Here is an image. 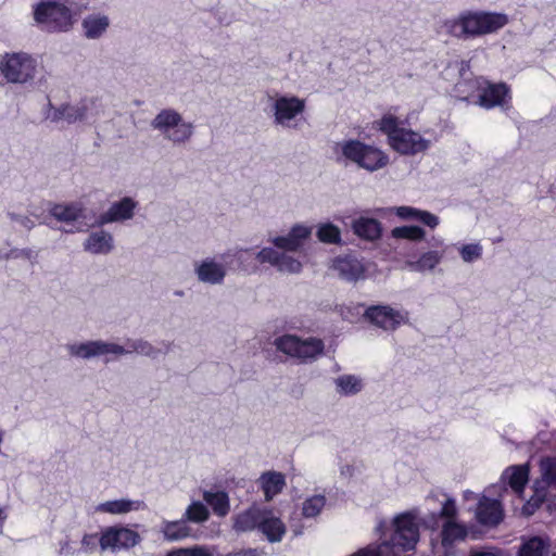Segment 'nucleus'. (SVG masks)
<instances>
[{
    "mask_svg": "<svg viewBox=\"0 0 556 556\" xmlns=\"http://www.w3.org/2000/svg\"><path fill=\"white\" fill-rule=\"evenodd\" d=\"M507 24L506 14L486 11H465L457 18L445 22L447 31L458 38L492 34Z\"/></svg>",
    "mask_w": 556,
    "mask_h": 556,
    "instance_id": "f257e3e1",
    "label": "nucleus"
},
{
    "mask_svg": "<svg viewBox=\"0 0 556 556\" xmlns=\"http://www.w3.org/2000/svg\"><path fill=\"white\" fill-rule=\"evenodd\" d=\"M340 148L345 160L369 172L378 170L389 162V156L381 149L357 139L345 140Z\"/></svg>",
    "mask_w": 556,
    "mask_h": 556,
    "instance_id": "f03ea898",
    "label": "nucleus"
},
{
    "mask_svg": "<svg viewBox=\"0 0 556 556\" xmlns=\"http://www.w3.org/2000/svg\"><path fill=\"white\" fill-rule=\"evenodd\" d=\"M276 349L301 363L316 359L324 353L325 343L316 337L302 339L296 334L286 333L274 340Z\"/></svg>",
    "mask_w": 556,
    "mask_h": 556,
    "instance_id": "7ed1b4c3",
    "label": "nucleus"
},
{
    "mask_svg": "<svg viewBox=\"0 0 556 556\" xmlns=\"http://www.w3.org/2000/svg\"><path fill=\"white\" fill-rule=\"evenodd\" d=\"M34 17L41 29L49 33L66 31L73 24L71 10L58 1L48 0L38 3Z\"/></svg>",
    "mask_w": 556,
    "mask_h": 556,
    "instance_id": "20e7f679",
    "label": "nucleus"
},
{
    "mask_svg": "<svg viewBox=\"0 0 556 556\" xmlns=\"http://www.w3.org/2000/svg\"><path fill=\"white\" fill-rule=\"evenodd\" d=\"M0 73L7 83L25 84L35 77L36 62L25 52L5 53L0 60Z\"/></svg>",
    "mask_w": 556,
    "mask_h": 556,
    "instance_id": "39448f33",
    "label": "nucleus"
},
{
    "mask_svg": "<svg viewBox=\"0 0 556 556\" xmlns=\"http://www.w3.org/2000/svg\"><path fill=\"white\" fill-rule=\"evenodd\" d=\"M477 90L479 93L476 104L484 110L505 108L511 102V89L504 81L493 83L484 79Z\"/></svg>",
    "mask_w": 556,
    "mask_h": 556,
    "instance_id": "423d86ee",
    "label": "nucleus"
},
{
    "mask_svg": "<svg viewBox=\"0 0 556 556\" xmlns=\"http://www.w3.org/2000/svg\"><path fill=\"white\" fill-rule=\"evenodd\" d=\"M392 544L404 552L415 548L419 541V526L416 517L410 513H403L394 519V532L391 536Z\"/></svg>",
    "mask_w": 556,
    "mask_h": 556,
    "instance_id": "0eeeda50",
    "label": "nucleus"
},
{
    "mask_svg": "<svg viewBox=\"0 0 556 556\" xmlns=\"http://www.w3.org/2000/svg\"><path fill=\"white\" fill-rule=\"evenodd\" d=\"M140 541L139 534L124 527H108L99 538V545L102 551L130 548Z\"/></svg>",
    "mask_w": 556,
    "mask_h": 556,
    "instance_id": "6e6552de",
    "label": "nucleus"
},
{
    "mask_svg": "<svg viewBox=\"0 0 556 556\" xmlns=\"http://www.w3.org/2000/svg\"><path fill=\"white\" fill-rule=\"evenodd\" d=\"M364 317L383 330H395L405 323L404 315L389 305H371L366 308Z\"/></svg>",
    "mask_w": 556,
    "mask_h": 556,
    "instance_id": "1a4fd4ad",
    "label": "nucleus"
},
{
    "mask_svg": "<svg viewBox=\"0 0 556 556\" xmlns=\"http://www.w3.org/2000/svg\"><path fill=\"white\" fill-rule=\"evenodd\" d=\"M390 147L403 155H415L429 148L430 142L422 138L417 131L402 128L395 137L389 141Z\"/></svg>",
    "mask_w": 556,
    "mask_h": 556,
    "instance_id": "9d476101",
    "label": "nucleus"
},
{
    "mask_svg": "<svg viewBox=\"0 0 556 556\" xmlns=\"http://www.w3.org/2000/svg\"><path fill=\"white\" fill-rule=\"evenodd\" d=\"M256 260L262 264L268 263L277 267L279 271L298 274L302 270V263L299 260L280 253L273 248H263L256 254Z\"/></svg>",
    "mask_w": 556,
    "mask_h": 556,
    "instance_id": "9b49d317",
    "label": "nucleus"
},
{
    "mask_svg": "<svg viewBox=\"0 0 556 556\" xmlns=\"http://www.w3.org/2000/svg\"><path fill=\"white\" fill-rule=\"evenodd\" d=\"M477 521L486 527H496L504 519V509L498 500L482 496L476 509Z\"/></svg>",
    "mask_w": 556,
    "mask_h": 556,
    "instance_id": "f8f14e48",
    "label": "nucleus"
},
{
    "mask_svg": "<svg viewBox=\"0 0 556 556\" xmlns=\"http://www.w3.org/2000/svg\"><path fill=\"white\" fill-rule=\"evenodd\" d=\"M71 354L77 357L89 358L92 356L104 355L109 353L125 354V348L115 343L102 341H89L86 343L70 345Z\"/></svg>",
    "mask_w": 556,
    "mask_h": 556,
    "instance_id": "ddd939ff",
    "label": "nucleus"
},
{
    "mask_svg": "<svg viewBox=\"0 0 556 556\" xmlns=\"http://www.w3.org/2000/svg\"><path fill=\"white\" fill-rule=\"evenodd\" d=\"M274 109L275 122L280 125H286L287 122L304 112L305 101L295 96H282L275 101Z\"/></svg>",
    "mask_w": 556,
    "mask_h": 556,
    "instance_id": "4468645a",
    "label": "nucleus"
},
{
    "mask_svg": "<svg viewBox=\"0 0 556 556\" xmlns=\"http://www.w3.org/2000/svg\"><path fill=\"white\" fill-rule=\"evenodd\" d=\"M333 268L339 273V276L351 282H355L365 277V266L354 255L346 254L339 256L333 261Z\"/></svg>",
    "mask_w": 556,
    "mask_h": 556,
    "instance_id": "2eb2a0df",
    "label": "nucleus"
},
{
    "mask_svg": "<svg viewBox=\"0 0 556 556\" xmlns=\"http://www.w3.org/2000/svg\"><path fill=\"white\" fill-rule=\"evenodd\" d=\"M467 536V527L456 520H444L441 526L440 539L445 552L453 549L457 543L465 541Z\"/></svg>",
    "mask_w": 556,
    "mask_h": 556,
    "instance_id": "dca6fc26",
    "label": "nucleus"
},
{
    "mask_svg": "<svg viewBox=\"0 0 556 556\" xmlns=\"http://www.w3.org/2000/svg\"><path fill=\"white\" fill-rule=\"evenodd\" d=\"M309 236L311 228L302 225H295L287 236L275 237L271 242L278 249L292 252L299 250Z\"/></svg>",
    "mask_w": 556,
    "mask_h": 556,
    "instance_id": "f3484780",
    "label": "nucleus"
},
{
    "mask_svg": "<svg viewBox=\"0 0 556 556\" xmlns=\"http://www.w3.org/2000/svg\"><path fill=\"white\" fill-rule=\"evenodd\" d=\"M136 202L130 198H123L121 201L115 202L112 206L99 217L101 225L129 219L134 215Z\"/></svg>",
    "mask_w": 556,
    "mask_h": 556,
    "instance_id": "a211bd4d",
    "label": "nucleus"
},
{
    "mask_svg": "<svg viewBox=\"0 0 556 556\" xmlns=\"http://www.w3.org/2000/svg\"><path fill=\"white\" fill-rule=\"evenodd\" d=\"M258 530L271 543L280 542L286 533L285 523L273 516L270 510L264 509Z\"/></svg>",
    "mask_w": 556,
    "mask_h": 556,
    "instance_id": "6ab92c4d",
    "label": "nucleus"
},
{
    "mask_svg": "<svg viewBox=\"0 0 556 556\" xmlns=\"http://www.w3.org/2000/svg\"><path fill=\"white\" fill-rule=\"evenodd\" d=\"M354 233L367 241L378 240L382 235L381 223L376 218L359 217L352 225Z\"/></svg>",
    "mask_w": 556,
    "mask_h": 556,
    "instance_id": "aec40b11",
    "label": "nucleus"
},
{
    "mask_svg": "<svg viewBox=\"0 0 556 556\" xmlns=\"http://www.w3.org/2000/svg\"><path fill=\"white\" fill-rule=\"evenodd\" d=\"M195 273L200 281L211 285L220 283L226 276L224 266L213 260L203 261L197 267Z\"/></svg>",
    "mask_w": 556,
    "mask_h": 556,
    "instance_id": "412c9836",
    "label": "nucleus"
},
{
    "mask_svg": "<svg viewBox=\"0 0 556 556\" xmlns=\"http://www.w3.org/2000/svg\"><path fill=\"white\" fill-rule=\"evenodd\" d=\"M264 509L251 507L233 518V529L237 532H250L260 528Z\"/></svg>",
    "mask_w": 556,
    "mask_h": 556,
    "instance_id": "4be33fe9",
    "label": "nucleus"
},
{
    "mask_svg": "<svg viewBox=\"0 0 556 556\" xmlns=\"http://www.w3.org/2000/svg\"><path fill=\"white\" fill-rule=\"evenodd\" d=\"M261 488L267 501L279 494L286 485L285 476L277 471L264 472L261 478Z\"/></svg>",
    "mask_w": 556,
    "mask_h": 556,
    "instance_id": "5701e85b",
    "label": "nucleus"
},
{
    "mask_svg": "<svg viewBox=\"0 0 556 556\" xmlns=\"http://www.w3.org/2000/svg\"><path fill=\"white\" fill-rule=\"evenodd\" d=\"M85 249L93 254H106L113 249V237L103 230L91 232Z\"/></svg>",
    "mask_w": 556,
    "mask_h": 556,
    "instance_id": "b1692460",
    "label": "nucleus"
},
{
    "mask_svg": "<svg viewBox=\"0 0 556 556\" xmlns=\"http://www.w3.org/2000/svg\"><path fill=\"white\" fill-rule=\"evenodd\" d=\"M443 258V252L438 250H431L422 253L417 260L406 261V266L412 271L424 273L427 270H432L441 263Z\"/></svg>",
    "mask_w": 556,
    "mask_h": 556,
    "instance_id": "393cba45",
    "label": "nucleus"
},
{
    "mask_svg": "<svg viewBox=\"0 0 556 556\" xmlns=\"http://www.w3.org/2000/svg\"><path fill=\"white\" fill-rule=\"evenodd\" d=\"M548 552V540L534 535L522 541L517 552V556H547Z\"/></svg>",
    "mask_w": 556,
    "mask_h": 556,
    "instance_id": "a878e982",
    "label": "nucleus"
},
{
    "mask_svg": "<svg viewBox=\"0 0 556 556\" xmlns=\"http://www.w3.org/2000/svg\"><path fill=\"white\" fill-rule=\"evenodd\" d=\"M508 485L516 493L521 495L529 481V467L527 465L511 466L505 470Z\"/></svg>",
    "mask_w": 556,
    "mask_h": 556,
    "instance_id": "bb28decb",
    "label": "nucleus"
},
{
    "mask_svg": "<svg viewBox=\"0 0 556 556\" xmlns=\"http://www.w3.org/2000/svg\"><path fill=\"white\" fill-rule=\"evenodd\" d=\"M164 539L174 542L180 541L190 535L191 529L184 519L176 521H164L162 526Z\"/></svg>",
    "mask_w": 556,
    "mask_h": 556,
    "instance_id": "cd10ccee",
    "label": "nucleus"
},
{
    "mask_svg": "<svg viewBox=\"0 0 556 556\" xmlns=\"http://www.w3.org/2000/svg\"><path fill=\"white\" fill-rule=\"evenodd\" d=\"M204 501L212 507L213 513L219 517H225L230 510L228 494L224 491L211 492L203 494Z\"/></svg>",
    "mask_w": 556,
    "mask_h": 556,
    "instance_id": "c85d7f7f",
    "label": "nucleus"
},
{
    "mask_svg": "<svg viewBox=\"0 0 556 556\" xmlns=\"http://www.w3.org/2000/svg\"><path fill=\"white\" fill-rule=\"evenodd\" d=\"M401 124L402 122L397 116L391 113H386L381 116V118L372 123V128L386 135L389 142L391 141V138L395 137L396 134L403 128L401 127Z\"/></svg>",
    "mask_w": 556,
    "mask_h": 556,
    "instance_id": "c756f323",
    "label": "nucleus"
},
{
    "mask_svg": "<svg viewBox=\"0 0 556 556\" xmlns=\"http://www.w3.org/2000/svg\"><path fill=\"white\" fill-rule=\"evenodd\" d=\"M50 214L60 222H75L83 215V208L76 203L71 204H53Z\"/></svg>",
    "mask_w": 556,
    "mask_h": 556,
    "instance_id": "7c9ffc66",
    "label": "nucleus"
},
{
    "mask_svg": "<svg viewBox=\"0 0 556 556\" xmlns=\"http://www.w3.org/2000/svg\"><path fill=\"white\" fill-rule=\"evenodd\" d=\"M109 18L104 15H89L83 21L87 38H99L109 27Z\"/></svg>",
    "mask_w": 556,
    "mask_h": 556,
    "instance_id": "2f4dec72",
    "label": "nucleus"
},
{
    "mask_svg": "<svg viewBox=\"0 0 556 556\" xmlns=\"http://www.w3.org/2000/svg\"><path fill=\"white\" fill-rule=\"evenodd\" d=\"M87 114V106L64 104L53 112L52 121L66 119L68 123L81 121Z\"/></svg>",
    "mask_w": 556,
    "mask_h": 556,
    "instance_id": "473e14b6",
    "label": "nucleus"
},
{
    "mask_svg": "<svg viewBox=\"0 0 556 556\" xmlns=\"http://www.w3.org/2000/svg\"><path fill=\"white\" fill-rule=\"evenodd\" d=\"M179 122H181V116L176 111L163 110L155 116L152 122V126L165 135L174 126H177Z\"/></svg>",
    "mask_w": 556,
    "mask_h": 556,
    "instance_id": "72a5a7b5",
    "label": "nucleus"
},
{
    "mask_svg": "<svg viewBox=\"0 0 556 556\" xmlns=\"http://www.w3.org/2000/svg\"><path fill=\"white\" fill-rule=\"evenodd\" d=\"M391 236L395 239H406L410 241H421L426 237V231L420 226H399L391 230Z\"/></svg>",
    "mask_w": 556,
    "mask_h": 556,
    "instance_id": "f704fd0d",
    "label": "nucleus"
},
{
    "mask_svg": "<svg viewBox=\"0 0 556 556\" xmlns=\"http://www.w3.org/2000/svg\"><path fill=\"white\" fill-rule=\"evenodd\" d=\"M134 502L129 500H114L101 503L97 506V511L112 515L126 514L134 509Z\"/></svg>",
    "mask_w": 556,
    "mask_h": 556,
    "instance_id": "c9c22d12",
    "label": "nucleus"
},
{
    "mask_svg": "<svg viewBox=\"0 0 556 556\" xmlns=\"http://www.w3.org/2000/svg\"><path fill=\"white\" fill-rule=\"evenodd\" d=\"M186 521L201 523L210 518V511L202 502H192L184 515Z\"/></svg>",
    "mask_w": 556,
    "mask_h": 556,
    "instance_id": "e433bc0d",
    "label": "nucleus"
},
{
    "mask_svg": "<svg viewBox=\"0 0 556 556\" xmlns=\"http://www.w3.org/2000/svg\"><path fill=\"white\" fill-rule=\"evenodd\" d=\"M542 480L548 485L556 488V457L546 456L540 462Z\"/></svg>",
    "mask_w": 556,
    "mask_h": 556,
    "instance_id": "4c0bfd02",
    "label": "nucleus"
},
{
    "mask_svg": "<svg viewBox=\"0 0 556 556\" xmlns=\"http://www.w3.org/2000/svg\"><path fill=\"white\" fill-rule=\"evenodd\" d=\"M317 238L324 243L338 244L341 242V232L339 227L327 223L318 228Z\"/></svg>",
    "mask_w": 556,
    "mask_h": 556,
    "instance_id": "58836bf2",
    "label": "nucleus"
},
{
    "mask_svg": "<svg viewBox=\"0 0 556 556\" xmlns=\"http://www.w3.org/2000/svg\"><path fill=\"white\" fill-rule=\"evenodd\" d=\"M339 391L345 395L356 394L362 390V381L353 375H343L337 379Z\"/></svg>",
    "mask_w": 556,
    "mask_h": 556,
    "instance_id": "ea45409f",
    "label": "nucleus"
},
{
    "mask_svg": "<svg viewBox=\"0 0 556 556\" xmlns=\"http://www.w3.org/2000/svg\"><path fill=\"white\" fill-rule=\"evenodd\" d=\"M326 504L324 495H314L303 503L302 514L306 518L316 517Z\"/></svg>",
    "mask_w": 556,
    "mask_h": 556,
    "instance_id": "a19ab883",
    "label": "nucleus"
},
{
    "mask_svg": "<svg viewBox=\"0 0 556 556\" xmlns=\"http://www.w3.org/2000/svg\"><path fill=\"white\" fill-rule=\"evenodd\" d=\"M191 135L192 126L182 122H179L177 126H174L167 134H165L166 138L173 142H184L188 140Z\"/></svg>",
    "mask_w": 556,
    "mask_h": 556,
    "instance_id": "79ce46f5",
    "label": "nucleus"
},
{
    "mask_svg": "<svg viewBox=\"0 0 556 556\" xmlns=\"http://www.w3.org/2000/svg\"><path fill=\"white\" fill-rule=\"evenodd\" d=\"M127 346L129 350L125 349V353L137 352L147 356H153L155 353V349L149 342L143 340L129 341L127 342Z\"/></svg>",
    "mask_w": 556,
    "mask_h": 556,
    "instance_id": "37998d69",
    "label": "nucleus"
},
{
    "mask_svg": "<svg viewBox=\"0 0 556 556\" xmlns=\"http://www.w3.org/2000/svg\"><path fill=\"white\" fill-rule=\"evenodd\" d=\"M482 255V248L478 243L465 244L460 249V256L465 262H473Z\"/></svg>",
    "mask_w": 556,
    "mask_h": 556,
    "instance_id": "c03bdc74",
    "label": "nucleus"
},
{
    "mask_svg": "<svg viewBox=\"0 0 556 556\" xmlns=\"http://www.w3.org/2000/svg\"><path fill=\"white\" fill-rule=\"evenodd\" d=\"M457 507L454 498H447L439 513L440 518L445 520H456Z\"/></svg>",
    "mask_w": 556,
    "mask_h": 556,
    "instance_id": "a18cd8bd",
    "label": "nucleus"
},
{
    "mask_svg": "<svg viewBox=\"0 0 556 556\" xmlns=\"http://www.w3.org/2000/svg\"><path fill=\"white\" fill-rule=\"evenodd\" d=\"M416 220H419L420 223L432 229L439 225L438 216L428 211L418 210Z\"/></svg>",
    "mask_w": 556,
    "mask_h": 556,
    "instance_id": "49530a36",
    "label": "nucleus"
},
{
    "mask_svg": "<svg viewBox=\"0 0 556 556\" xmlns=\"http://www.w3.org/2000/svg\"><path fill=\"white\" fill-rule=\"evenodd\" d=\"M98 542L97 533H86L81 539V546L86 552H93L97 548Z\"/></svg>",
    "mask_w": 556,
    "mask_h": 556,
    "instance_id": "de8ad7c7",
    "label": "nucleus"
},
{
    "mask_svg": "<svg viewBox=\"0 0 556 556\" xmlns=\"http://www.w3.org/2000/svg\"><path fill=\"white\" fill-rule=\"evenodd\" d=\"M543 500L541 497H531L523 506L522 514L526 516H531L535 513V510L542 505Z\"/></svg>",
    "mask_w": 556,
    "mask_h": 556,
    "instance_id": "09e8293b",
    "label": "nucleus"
},
{
    "mask_svg": "<svg viewBox=\"0 0 556 556\" xmlns=\"http://www.w3.org/2000/svg\"><path fill=\"white\" fill-rule=\"evenodd\" d=\"M418 208L412 206H399L396 207V215L401 219H416Z\"/></svg>",
    "mask_w": 556,
    "mask_h": 556,
    "instance_id": "8fccbe9b",
    "label": "nucleus"
},
{
    "mask_svg": "<svg viewBox=\"0 0 556 556\" xmlns=\"http://www.w3.org/2000/svg\"><path fill=\"white\" fill-rule=\"evenodd\" d=\"M197 548H177L170 551L166 554V556H195Z\"/></svg>",
    "mask_w": 556,
    "mask_h": 556,
    "instance_id": "3c124183",
    "label": "nucleus"
},
{
    "mask_svg": "<svg viewBox=\"0 0 556 556\" xmlns=\"http://www.w3.org/2000/svg\"><path fill=\"white\" fill-rule=\"evenodd\" d=\"M352 556H381V553L378 548L368 546V547L359 549Z\"/></svg>",
    "mask_w": 556,
    "mask_h": 556,
    "instance_id": "603ef678",
    "label": "nucleus"
},
{
    "mask_svg": "<svg viewBox=\"0 0 556 556\" xmlns=\"http://www.w3.org/2000/svg\"><path fill=\"white\" fill-rule=\"evenodd\" d=\"M7 518H8V514L5 513V509L0 507V533L3 530Z\"/></svg>",
    "mask_w": 556,
    "mask_h": 556,
    "instance_id": "864d4df0",
    "label": "nucleus"
},
{
    "mask_svg": "<svg viewBox=\"0 0 556 556\" xmlns=\"http://www.w3.org/2000/svg\"><path fill=\"white\" fill-rule=\"evenodd\" d=\"M469 556H496V555L492 552L479 551V552H472Z\"/></svg>",
    "mask_w": 556,
    "mask_h": 556,
    "instance_id": "5fc2aeb1",
    "label": "nucleus"
},
{
    "mask_svg": "<svg viewBox=\"0 0 556 556\" xmlns=\"http://www.w3.org/2000/svg\"><path fill=\"white\" fill-rule=\"evenodd\" d=\"M235 556H253V552L250 549V551L244 552V553H238Z\"/></svg>",
    "mask_w": 556,
    "mask_h": 556,
    "instance_id": "6e6d98bb",
    "label": "nucleus"
},
{
    "mask_svg": "<svg viewBox=\"0 0 556 556\" xmlns=\"http://www.w3.org/2000/svg\"><path fill=\"white\" fill-rule=\"evenodd\" d=\"M462 86H463V84H462V83H458V84L456 85V91H457V92H460V88H462Z\"/></svg>",
    "mask_w": 556,
    "mask_h": 556,
    "instance_id": "4d7b16f0",
    "label": "nucleus"
},
{
    "mask_svg": "<svg viewBox=\"0 0 556 556\" xmlns=\"http://www.w3.org/2000/svg\"><path fill=\"white\" fill-rule=\"evenodd\" d=\"M26 254H27V256H29L31 254V251L30 250L27 251Z\"/></svg>",
    "mask_w": 556,
    "mask_h": 556,
    "instance_id": "13d9d810",
    "label": "nucleus"
}]
</instances>
